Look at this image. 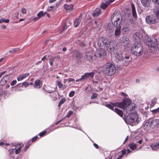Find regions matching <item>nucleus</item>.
<instances>
[{"mask_svg": "<svg viewBox=\"0 0 159 159\" xmlns=\"http://www.w3.org/2000/svg\"><path fill=\"white\" fill-rule=\"evenodd\" d=\"M103 72L107 75L111 76L116 73V69L115 66L111 63L108 62L102 66Z\"/></svg>", "mask_w": 159, "mask_h": 159, "instance_id": "nucleus-1", "label": "nucleus"}, {"mask_svg": "<svg viewBox=\"0 0 159 159\" xmlns=\"http://www.w3.org/2000/svg\"><path fill=\"white\" fill-rule=\"evenodd\" d=\"M132 53L137 56L141 55L143 52V46L139 43H135L131 48Z\"/></svg>", "mask_w": 159, "mask_h": 159, "instance_id": "nucleus-2", "label": "nucleus"}, {"mask_svg": "<svg viewBox=\"0 0 159 159\" xmlns=\"http://www.w3.org/2000/svg\"><path fill=\"white\" fill-rule=\"evenodd\" d=\"M147 44L148 46L150 51L152 53H155L157 51V39L152 38L151 39L148 38L146 40Z\"/></svg>", "mask_w": 159, "mask_h": 159, "instance_id": "nucleus-3", "label": "nucleus"}, {"mask_svg": "<svg viewBox=\"0 0 159 159\" xmlns=\"http://www.w3.org/2000/svg\"><path fill=\"white\" fill-rule=\"evenodd\" d=\"M111 22L112 25L116 27L120 26L122 21V17L120 14L114 13L111 18Z\"/></svg>", "mask_w": 159, "mask_h": 159, "instance_id": "nucleus-4", "label": "nucleus"}, {"mask_svg": "<svg viewBox=\"0 0 159 159\" xmlns=\"http://www.w3.org/2000/svg\"><path fill=\"white\" fill-rule=\"evenodd\" d=\"M119 43L123 50L126 49L130 47L131 42L128 37L123 36L119 39Z\"/></svg>", "mask_w": 159, "mask_h": 159, "instance_id": "nucleus-5", "label": "nucleus"}, {"mask_svg": "<svg viewBox=\"0 0 159 159\" xmlns=\"http://www.w3.org/2000/svg\"><path fill=\"white\" fill-rule=\"evenodd\" d=\"M138 119V116L136 113L128 115L125 118V122L128 123L137 122Z\"/></svg>", "mask_w": 159, "mask_h": 159, "instance_id": "nucleus-6", "label": "nucleus"}, {"mask_svg": "<svg viewBox=\"0 0 159 159\" xmlns=\"http://www.w3.org/2000/svg\"><path fill=\"white\" fill-rule=\"evenodd\" d=\"M129 103L128 104L126 103L125 106V108L123 109L125 110L126 113L128 115L136 113L135 110V106L131 103V101L130 99H129Z\"/></svg>", "mask_w": 159, "mask_h": 159, "instance_id": "nucleus-7", "label": "nucleus"}, {"mask_svg": "<svg viewBox=\"0 0 159 159\" xmlns=\"http://www.w3.org/2000/svg\"><path fill=\"white\" fill-rule=\"evenodd\" d=\"M110 41L106 37H102L99 39L98 44L100 47L106 48Z\"/></svg>", "mask_w": 159, "mask_h": 159, "instance_id": "nucleus-8", "label": "nucleus"}, {"mask_svg": "<svg viewBox=\"0 0 159 159\" xmlns=\"http://www.w3.org/2000/svg\"><path fill=\"white\" fill-rule=\"evenodd\" d=\"M106 52L103 49L100 48L96 50L95 56L96 58L103 59L106 56Z\"/></svg>", "mask_w": 159, "mask_h": 159, "instance_id": "nucleus-9", "label": "nucleus"}, {"mask_svg": "<svg viewBox=\"0 0 159 159\" xmlns=\"http://www.w3.org/2000/svg\"><path fill=\"white\" fill-rule=\"evenodd\" d=\"M146 23L148 24H155L157 23L156 17L153 15H148L145 18Z\"/></svg>", "mask_w": 159, "mask_h": 159, "instance_id": "nucleus-10", "label": "nucleus"}, {"mask_svg": "<svg viewBox=\"0 0 159 159\" xmlns=\"http://www.w3.org/2000/svg\"><path fill=\"white\" fill-rule=\"evenodd\" d=\"M87 60L92 63H95L97 61L96 58L93 52L92 51L86 53Z\"/></svg>", "mask_w": 159, "mask_h": 159, "instance_id": "nucleus-11", "label": "nucleus"}, {"mask_svg": "<svg viewBox=\"0 0 159 159\" xmlns=\"http://www.w3.org/2000/svg\"><path fill=\"white\" fill-rule=\"evenodd\" d=\"M116 46L115 41L114 40H111L106 48L109 52H111L114 51Z\"/></svg>", "mask_w": 159, "mask_h": 159, "instance_id": "nucleus-12", "label": "nucleus"}, {"mask_svg": "<svg viewBox=\"0 0 159 159\" xmlns=\"http://www.w3.org/2000/svg\"><path fill=\"white\" fill-rule=\"evenodd\" d=\"M126 103L128 104L129 103V99L125 98L121 102H116V105H117L116 107L123 109L125 108V106Z\"/></svg>", "mask_w": 159, "mask_h": 159, "instance_id": "nucleus-13", "label": "nucleus"}, {"mask_svg": "<svg viewBox=\"0 0 159 159\" xmlns=\"http://www.w3.org/2000/svg\"><path fill=\"white\" fill-rule=\"evenodd\" d=\"M72 57L73 58L76 57L77 59H81L83 57L82 54L79 51L74 50L72 52Z\"/></svg>", "mask_w": 159, "mask_h": 159, "instance_id": "nucleus-14", "label": "nucleus"}, {"mask_svg": "<svg viewBox=\"0 0 159 159\" xmlns=\"http://www.w3.org/2000/svg\"><path fill=\"white\" fill-rule=\"evenodd\" d=\"M94 75V73L93 72L85 73L81 76V79L84 80L88 78L93 77Z\"/></svg>", "mask_w": 159, "mask_h": 159, "instance_id": "nucleus-15", "label": "nucleus"}, {"mask_svg": "<svg viewBox=\"0 0 159 159\" xmlns=\"http://www.w3.org/2000/svg\"><path fill=\"white\" fill-rule=\"evenodd\" d=\"M133 37L135 39V43H139L142 37L139 33L136 32L133 34Z\"/></svg>", "mask_w": 159, "mask_h": 159, "instance_id": "nucleus-16", "label": "nucleus"}, {"mask_svg": "<svg viewBox=\"0 0 159 159\" xmlns=\"http://www.w3.org/2000/svg\"><path fill=\"white\" fill-rule=\"evenodd\" d=\"M121 27H117L115 30L114 35L116 38H119L120 35L121 33Z\"/></svg>", "mask_w": 159, "mask_h": 159, "instance_id": "nucleus-17", "label": "nucleus"}, {"mask_svg": "<svg viewBox=\"0 0 159 159\" xmlns=\"http://www.w3.org/2000/svg\"><path fill=\"white\" fill-rule=\"evenodd\" d=\"M159 124V120L158 119H156L153 120L150 122V125L151 127L153 128L155 127H157Z\"/></svg>", "mask_w": 159, "mask_h": 159, "instance_id": "nucleus-18", "label": "nucleus"}, {"mask_svg": "<svg viewBox=\"0 0 159 159\" xmlns=\"http://www.w3.org/2000/svg\"><path fill=\"white\" fill-rule=\"evenodd\" d=\"M42 82L39 80H36L34 84V87L36 88L39 89L41 87Z\"/></svg>", "mask_w": 159, "mask_h": 159, "instance_id": "nucleus-19", "label": "nucleus"}, {"mask_svg": "<svg viewBox=\"0 0 159 159\" xmlns=\"http://www.w3.org/2000/svg\"><path fill=\"white\" fill-rule=\"evenodd\" d=\"M82 18V14H81L78 18L77 19L74 23V27H76L80 24Z\"/></svg>", "mask_w": 159, "mask_h": 159, "instance_id": "nucleus-20", "label": "nucleus"}, {"mask_svg": "<svg viewBox=\"0 0 159 159\" xmlns=\"http://www.w3.org/2000/svg\"><path fill=\"white\" fill-rule=\"evenodd\" d=\"M114 1V0H110L106 3H102L101 6V8L103 9H105L108 5Z\"/></svg>", "mask_w": 159, "mask_h": 159, "instance_id": "nucleus-21", "label": "nucleus"}, {"mask_svg": "<svg viewBox=\"0 0 159 159\" xmlns=\"http://www.w3.org/2000/svg\"><path fill=\"white\" fill-rule=\"evenodd\" d=\"M150 147L153 150H156L159 148V141L156 143H153L150 145Z\"/></svg>", "mask_w": 159, "mask_h": 159, "instance_id": "nucleus-22", "label": "nucleus"}, {"mask_svg": "<svg viewBox=\"0 0 159 159\" xmlns=\"http://www.w3.org/2000/svg\"><path fill=\"white\" fill-rule=\"evenodd\" d=\"M30 75L29 73H27L25 74H23L20 75L17 78V80L19 81H21L26 77H28Z\"/></svg>", "mask_w": 159, "mask_h": 159, "instance_id": "nucleus-23", "label": "nucleus"}, {"mask_svg": "<svg viewBox=\"0 0 159 159\" xmlns=\"http://www.w3.org/2000/svg\"><path fill=\"white\" fill-rule=\"evenodd\" d=\"M151 127L149 121H146L143 125V129L146 130H149Z\"/></svg>", "mask_w": 159, "mask_h": 159, "instance_id": "nucleus-24", "label": "nucleus"}, {"mask_svg": "<svg viewBox=\"0 0 159 159\" xmlns=\"http://www.w3.org/2000/svg\"><path fill=\"white\" fill-rule=\"evenodd\" d=\"M114 111L118 115H119L120 116L123 118V113L122 110L116 108L114 109Z\"/></svg>", "mask_w": 159, "mask_h": 159, "instance_id": "nucleus-25", "label": "nucleus"}, {"mask_svg": "<svg viewBox=\"0 0 159 159\" xmlns=\"http://www.w3.org/2000/svg\"><path fill=\"white\" fill-rule=\"evenodd\" d=\"M153 13L156 15L157 18L159 19V7H157L154 9Z\"/></svg>", "mask_w": 159, "mask_h": 159, "instance_id": "nucleus-26", "label": "nucleus"}, {"mask_svg": "<svg viewBox=\"0 0 159 159\" xmlns=\"http://www.w3.org/2000/svg\"><path fill=\"white\" fill-rule=\"evenodd\" d=\"M141 1L143 5L145 7L148 6L149 1H150V0H141Z\"/></svg>", "mask_w": 159, "mask_h": 159, "instance_id": "nucleus-27", "label": "nucleus"}, {"mask_svg": "<svg viewBox=\"0 0 159 159\" xmlns=\"http://www.w3.org/2000/svg\"><path fill=\"white\" fill-rule=\"evenodd\" d=\"M64 6L65 8L66 11L71 10L73 7V4H70L69 5L68 4H65Z\"/></svg>", "mask_w": 159, "mask_h": 159, "instance_id": "nucleus-28", "label": "nucleus"}, {"mask_svg": "<svg viewBox=\"0 0 159 159\" xmlns=\"http://www.w3.org/2000/svg\"><path fill=\"white\" fill-rule=\"evenodd\" d=\"M124 56L123 54L118 53L116 56V58L119 61H124Z\"/></svg>", "mask_w": 159, "mask_h": 159, "instance_id": "nucleus-29", "label": "nucleus"}, {"mask_svg": "<svg viewBox=\"0 0 159 159\" xmlns=\"http://www.w3.org/2000/svg\"><path fill=\"white\" fill-rule=\"evenodd\" d=\"M57 58H60V56L52 57L49 59V62L51 66H52L53 65V62Z\"/></svg>", "mask_w": 159, "mask_h": 159, "instance_id": "nucleus-30", "label": "nucleus"}, {"mask_svg": "<svg viewBox=\"0 0 159 159\" xmlns=\"http://www.w3.org/2000/svg\"><path fill=\"white\" fill-rule=\"evenodd\" d=\"M129 146L130 148L132 150H134L137 148L136 144L134 143H132L129 144Z\"/></svg>", "mask_w": 159, "mask_h": 159, "instance_id": "nucleus-31", "label": "nucleus"}, {"mask_svg": "<svg viewBox=\"0 0 159 159\" xmlns=\"http://www.w3.org/2000/svg\"><path fill=\"white\" fill-rule=\"evenodd\" d=\"M46 91L48 93H51L54 92V89L50 86H48Z\"/></svg>", "mask_w": 159, "mask_h": 159, "instance_id": "nucleus-32", "label": "nucleus"}, {"mask_svg": "<svg viewBox=\"0 0 159 159\" xmlns=\"http://www.w3.org/2000/svg\"><path fill=\"white\" fill-rule=\"evenodd\" d=\"M101 13V11L100 10H98L96 11L93 14V16H98Z\"/></svg>", "mask_w": 159, "mask_h": 159, "instance_id": "nucleus-33", "label": "nucleus"}, {"mask_svg": "<svg viewBox=\"0 0 159 159\" xmlns=\"http://www.w3.org/2000/svg\"><path fill=\"white\" fill-rule=\"evenodd\" d=\"M122 30L123 32L125 33L126 32L130 30V28L129 27L125 26L122 28Z\"/></svg>", "mask_w": 159, "mask_h": 159, "instance_id": "nucleus-34", "label": "nucleus"}, {"mask_svg": "<svg viewBox=\"0 0 159 159\" xmlns=\"http://www.w3.org/2000/svg\"><path fill=\"white\" fill-rule=\"evenodd\" d=\"M157 101V99L156 98H154L152 99L151 101V106H154L156 103Z\"/></svg>", "mask_w": 159, "mask_h": 159, "instance_id": "nucleus-35", "label": "nucleus"}, {"mask_svg": "<svg viewBox=\"0 0 159 159\" xmlns=\"http://www.w3.org/2000/svg\"><path fill=\"white\" fill-rule=\"evenodd\" d=\"M10 78V76L9 75H5L4 77H3L2 78L3 80H4L5 82H7L9 80Z\"/></svg>", "mask_w": 159, "mask_h": 159, "instance_id": "nucleus-36", "label": "nucleus"}, {"mask_svg": "<svg viewBox=\"0 0 159 159\" xmlns=\"http://www.w3.org/2000/svg\"><path fill=\"white\" fill-rule=\"evenodd\" d=\"M45 14V13L43 14V11H40L37 15L38 17H39V18H40L42 16H44V15Z\"/></svg>", "mask_w": 159, "mask_h": 159, "instance_id": "nucleus-37", "label": "nucleus"}, {"mask_svg": "<svg viewBox=\"0 0 159 159\" xmlns=\"http://www.w3.org/2000/svg\"><path fill=\"white\" fill-rule=\"evenodd\" d=\"M9 21V19L4 20V18H1L0 19V23H2L3 22H5L6 23H8Z\"/></svg>", "mask_w": 159, "mask_h": 159, "instance_id": "nucleus-38", "label": "nucleus"}, {"mask_svg": "<svg viewBox=\"0 0 159 159\" xmlns=\"http://www.w3.org/2000/svg\"><path fill=\"white\" fill-rule=\"evenodd\" d=\"M66 101V99L64 98H63L59 102V104L58 105V107H60L61 104H63Z\"/></svg>", "mask_w": 159, "mask_h": 159, "instance_id": "nucleus-39", "label": "nucleus"}, {"mask_svg": "<svg viewBox=\"0 0 159 159\" xmlns=\"http://www.w3.org/2000/svg\"><path fill=\"white\" fill-rule=\"evenodd\" d=\"M56 82L58 85V87L60 89L62 88L63 84L61 82L59 81H57Z\"/></svg>", "mask_w": 159, "mask_h": 159, "instance_id": "nucleus-40", "label": "nucleus"}, {"mask_svg": "<svg viewBox=\"0 0 159 159\" xmlns=\"http://www.w3.org/2000/svg\"><path fill=\"white\" fill-rule=\"evenodd\" d=\"M106 106L113 111L114 110V107H113L112 104H111H111H108L106 105Z\"/></svg>", "mask_w": 159, "mask_h": 159, "instance_id": "nucleus-41", "label": "nucleus"}, {"mask_svg": "<svg viewBox=\"0 0 159 159\" xmlns=\"http://www.w3.org/2000/svg\"><path fill=\"white\" fill-rule=\"evenodd\" d=\"M7 82H5V81L2 78L0 81V85L2 86L5 84Z\"/></svg>", "mask_w": 159, "mask_h": 159, "instance_id": "nucleus-42", "label": "nucleus"}, {"mask_svg": "<svg viewBox=\"0 0 159 159\" xmlns=\"http://www.w3.org/2000/svg\"><path fill=\"white\" fill-rule=\"evenodd\" d=\"M97 96H98V95L97 94L95 93H93L92 94V96L91 97V99H93L96 98L97 97Z\"/></svg>", "mask_w": 159, "mask_h": 159, "instance_id": "nucleus-43", "label": "nucleus"}, {"mask_svg": "<svg viewBox=\"0 0 159 159\" xmlns=\"http://www.w3.org/2000/svg\"><path fill=\"white\" fill-rule=\"evenodd\" d=\"M73 114V111H69V112L68 113L67 115L66 116V117L67 118H69L71 115Z\"/></svg>", "mask_w": 159, "mask_h": 159, "instance_id": "nucleus-44", "label": "nucleus"}, {"mask_svg": "<svg viewBox=\"0 0 159 159\" xmlns=\"http://www.w3.org/2000/svg\"><path fill=\"white\" fill-rule=\"evenodd\" d=\"M21 149L20 147H19L18 148L16 149L15 150V153L16 154H19L21 151Z\"/></svg>", "mask_w": 159, "mask_h": 159, "instance_id": "nucleus-45", "label": "nucleus"}, {"mask_svg": "<svg viewBox=\"0 0 159 159\" xmlns=\"http://www.w3.org/2000/svg\"><path fill=\"white\" fill-rule=\"evenodd\" d=\"M75 93V92L74 91H71L69 94V96L70 97H72L74 96Z\"/></svg>", "mask_w": 159, "mask_h": 159, "instance_id": "nucleus-46", "label": "nucleus"}, {"mask_svg": "<svg viewBox=\"0 0 159 159\" xmlns=\"http://www.w3.org/2000/svg\"><path fill=\"white\" fill-rule=\"evenodd\" d=\"M17 83V81L16 80H12L10 83V85L11 86H14Z\"/></svg>", "mask_w": 159, "mask_h": 159, "instance_id": "nucleus-47", "label": "nucleus"}, {"mask_svg": "<svg viewBox=\"0 0 159 159\" xmlns=\"http://www.w3.org/2000/svg\"><path fill=\"white\" fill-rule=\"evenodd\" d=\"M29 85V84L28 82H24L22 84V86H21V87H22L23 86V85H24L25 86V87H26L28 86Z\"/></svg>", "mask_w": 159, "mask_h": 159, "instance_id": "nucleus-48", "label": "nucleus"}, {"mask_svg": "<svg viewBox=\"0 0 159 159\" xmlns=\"http://www.w3.org/2000/svg\"><path fill=\"white\" fill-rule=\"evenodd\" d=\"M132 12V15H133V17L135 18H137V14H136V11H133Z\"/></svg>", "mask_w": 159, "mask_h": 159, "instance_id": "nucleus-49", "label": "nucleus"}, {"mask_svg": "<svg viewBox=\"0 0 159 159\" xmlns=\"http://www.w3.org/2000/svg\"><path fill=\"white\" fill-rule=\"evenodd\" d=\"M152 112L154 113H157L159 112V107L157 108V109H156L155 110H153L152 111Z\"/></svg>", "mask_w": 159, "mask_h": 159, "instance_id": "nucleus-50", "label": "nucleus"}, {"mask_svg": "<svg viewBox=\"0 0 159 159\" xmlns=\"http://www.w3.org/2000/svg\"><path fill=\"white\" fill-rule=\"evenodd\" d=\"M46 133L45 131H43L39 133V135L40 137H42L43 135H44Z\"/></svg>", "mask_w": 159, "mask_h": 159, "instance_id": "nucleus-51", "label": "nucleus"}, {"mask_svg": "<svg viewBox=\"0 0 159 159\" xmlns=\"http://www.w3.org/2000/svg\"><path fill=\"white\" fill-rule=\"evenodd\" d=\"M20 50V49L19 48H15L13 49V52H16Z\"/></svg>", "mask_w": 159, "mask_h": 159, "instance_id": "nucleus-52", "label": "nucleus"}, {"mask_svg": "<svg viewBox=\"0 0 159 159\" xmlns=\"http://www.w3.org/2000/svg\"><path fill=\"white\" fill-rule=\"evenodd\" d=\"M5 92L2 88L0 89V95L3 94Z\"/></svg>", "mask_w": 159, "mask_h": 159, "instance_id": "nucleus-53", "label": "nucleus"}, {"mask_svg": "<svg viewBox=\"0 0 159 159\" xmlns=\"http://www.w3.org/2000/svg\"><path fill=\"white\" fill-rule=\"evenodd\" d=\"M38 138V137L37 136H36L35 137L33 138L31 140V141L32 142H34V141H35L36 140H37V139Z\"/></svg>", "mask_w": 159, "mask_h": 159, "instance_id": "nucleus-54", "label": "nucleus"}, {"mask_svg": "<svg viewBox=\"0 0 159 159\" xmlns=\"http://www.w3.org/2000/svg\"><path fill=\"white\" fill-rule=\"evenodd\" d=\"M22 13L23 14H25L26 13V10L25 8H23L21 10Z\"/></svg>", "mask_w": 159, "mask_h": 159, "instance_id": "nucleus-55", "label": "nucleus"}, {"mask_svg": "<svg viewBox=\"0 0 159 159\" xmlns=\"http://www.w3.org/2000/svg\"><path fill=\"white\" fill-rule=\"evenodd\" d=\"M152 1L156 4L159 5V0H152Z\"/></svg>", "mask_w": 159, "mask_h": 159, "instance_id": "nucleus-56", "label": "nucleus"}, {"mask_svg": "<svg viewBox=\"0 0 159 159\" xmlns=\"http://www.w3.org/2000/svg\"><path fill=\"white\" fill-rule=\"evenodd\" d=\"M46 60H48V58L47 57V56H45L41 59V60L43 61H44Z\"/></svg>", "mask_w": 159, "mask_h": 159, "instance_id": "nucleus-57", "label": "nucleus"}, {"mask_svg": "<svg viewBox=\"0 0 159 159\" xmlns=\"http://www.w3.org/2000/svg\"><path fill=\"white\" fill-rule=\"evenodd\" d=\"M131 7L132 8V11H135V7H134V6L133 3H132L131 4Z\"/></svg>", "mask_w": 159, "mask_h": 159, "instance_id": "nucleus-58", "label": "nucleus"}, {"mask_svg": "<svg viewBox=\"0 0 159 159\" xmlns=\"http://www.w3.org/2000/svg\"><path fill=\"white\" fill-rule=\"evenodd\" d=\"M54 7L53 6H50L48 7L47 9V11H51L53 9Z\"/></svg>", "mask_w": 159, "mask_h": 159, "instance_id": "nucleus-59", "label": "nucleus"}, {"mask_svg": "<svg viewBox=\"0 0 159 159\" xmlns=\"http://www.w3.org/2000/svg\"><path fill=\"white\" fill-rule=\"evenodd\" d=\"M57 95L56 93H54L53 94H51L50 96L52 97H53V98H55L56 97Z\"/></svg>", "mask_w": 159, "mask_h": 159, "instance_id": "nucleus-60", "label": "nucleus"}, {"mask_svg": "<svg viewBox=\"0 0 159 159\" xmlns=\"http://www.w3.org/2000/svg\"><path fill=\"white\" fill-rule=\"evenodd\" d=\"M6 71H4L0 73V78L2 77V76L3 75L6 73Z\"/></svg>", "mask_w": 159, "mask_h": 159, "instance_id": "nucleus-61", "label": "nucleus"}, {"mask_svg": "<svg viewBox=\"0 0 159 159\" xmlns=\"http://www.w3.org/2000/svg\"><path fill=\"white\" fill-rule=\"evenodd\" d=\"M14 149H10L8 150V151L10 154L12 153L13 152V150Z\"/></svg>", "mask_w": 159, "mask_h": 159, "instance_id": "nucleus-62", "label": "nucleus"}, {"mask_svg": "<svg viewBox=\"0 0 159 159\" xmlns=\"http://www.w3.org/2000/svg\"><path fill=\"white\" fill-rule=\"evenodd\" d=\"M93 145L97 149H98L99 148L98 146L96 143H94L93 144Z\"/></svg>", "mask_w": 159, "mask_h": 159, "instance_id": "nucleus-63", "label": "nucleus"}, {"mask_svg": "<svg viewBox=\"0 0 159 159\" xmlns=\"http://www.w3.org/2000/svg\"><path fill=\"white\" fill-rule=\"evenodd\" d=\"M39 19V17H37L33 18V20L34 21H35L38 20Z\"/></svg>", "mask_w": 159, "mask_h": 159, "instance_id": "nucleus-64", "label": "nucleus"}]
</instances>
